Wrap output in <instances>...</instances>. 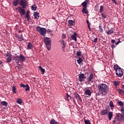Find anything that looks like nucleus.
Wrapping results in <instances>:
<instances>
[{
    "instance_id": "26",
    "label": "nucleus",
    "mask_w": 124,
    "mask_h": 124,
    "mask_svg": "<svg viewBox=\"0 0 124 124\" xmlns=\"http://www.w3.org/2000/svg\"><path fill=\"white\" fill-rule=\"evenodd\" d=\"M117 91H118L119 94H124V91L122 89H117Z\"/></svg>"
},
{
    "instance_id": "33",
    "label": "nucleus",
    "mask_w": 124,
    "mask_h": 124,
    "mask_svg": "<svg viewBox=\"0 0 124 124\" xmlns=\"http://www.w3.org/2000/svg\"><path fill=\"white\" fill-rule=\"evenodd\" d=\"M69 99H71V97L68 94V93H66V96L65 97V100L69 101Z\"/></svg>"
},
{
    "instance_id": "49",
    "label": "nucleus",
    "mask_w": 124,
    "mask_h": 124,
    "mask_svg": "<svg viewBox=\"0 0 124 124\" xmlns=\"http://www.w3.org/2000/svg\"><path fill=\"white\" fill-rule=\"evenodd\" d=\"M5 55H6V57H9V56H10V53L8 52V51H7L6 53H5Z\"/></svg>"
},
{
    "instance_id": "19",
    "label": "nucleus",
    "mask_w": 124,
    "mask_h": 124,
    "mask_svg": "<svg viewBox=\"0 0 124 124\" xmlns=\"http://www.w3.org/2000/svg\"><path fill=\"white\" fill-rule=\"evenodd\" d=\"M19 60L22 62H26V57L22 54H20L19 56Z\"/></svg>"
},
{
    "instance_id": "40",
    "label": "nucleus",
    "mask_w": 124,
    "mask_h": 124,
    "mask_svg": "<svg viewBox=\"0 0 124 124\" xmlns=\"http://www.w3.org/2000/svg\"><path fill=\"white\" fill-rule=\"evenodd\" d=\"M84 123L85 124H92L91 123V122L89 120H87L86 119H84Z\"/></svg>"
},
{
    "instance_id": "39",
    "label": "nucleus",
    "mask_w": 124,
    "mask_h": 124,
    "mask_svg": "<svg viewBox=\"0 0 124 124\" xmlns=\"http://www.w3.org/2000/svg\"><path fill=\"white\" fill-rule=\"evenodd\" d=\"M25 18V19H27L28 21L31 20V16H30V15H26Z\"/></svg>"
},
{
    "instance_id": "13",
    "label": "nucleus",
    "mask_w": 124,
    "mask_h": 124,
    "mask_svg": "<svg viewBox=\"0 0 124 124\" xmlns=\"http://www.w3.org/2000/svg\"><path fill=\"white\" fill-rule=\"evenodd\" d=\"M71 38L74 40V41H77V33L75 32L74 34H72L71 36Z\"/></svg>"
},
{
    "instance_id": "43",
    "label": "nucleus",
    "mask_w": 124,
    "mask_h": 124,
    "mask_svg": "<svg viewBox=\"0 0 124 124\" xmlns=\"http://www.w3.org/2000/svg\"><path fill=\"white\" fill-rule=\"evenodd\" d=\"M99 30H100V32H103L104 31H103V29L102 28V27L101 26V25H99Z\"/></svg>"
},
{
    "instance_id": "4",
    "label": "nucleus",
    "mask_w": 124,
    "mask_h": 124,
    "mask_svg": "<svg viewBox=\"0 0 124 124\" xmlns=\"http://www.w3.org/2000/svg\"><path fill=\"white\" fill-rule=\"evenodd\" d=\"M44 42L46 46L47 50H48V51H50V50H51V38L48 37H44Z\"/></svg>"
},
{
    "instance_id": "18",
    "label": "nucleus",
    "mask_w": 124,
    "mask_h": 124,
    "mask_svg": "<svg viewBox=\"0 0 124 124\" xmlns=\"http://www.w3.org/2000/svg\"><path fill=\"white\" fill-rule=\"evenodd\" d=\"M6 60H7V61H6V62H7V63H8L9 62H11L12 61V55H10L9 56H8Z\"/></svg>"
},
{
    "instance_id": "55",
    "label": "nucleus",
    "mask_w": 124,
    "mask_h": 124,
    "mask_svg": "<svg viewBox=\"0 0 124 124\" xmlns=\"http://www.w3.org/2000/svg\"><path fill=\"white\" fill-rule=\"evenodd\" d=\"M94 42L95 43H96L97 42V38H95L94 39Z\"/></svg>"
},
{
    "instance_id": "44",
    "label": "nucleus",
    "mask_w": 124,
    "mask_h": 124,
    "mask_svg": "<svg viewBox=\"0 0 124 124\" xmlns=\"http://www.w3.org/2000/svg\"><path fill=\"white\" fill-rule=\"evenodd\" d=\"M62 46L63 47H65V46H66V43H65V42L64 41V40H62Z\"/></svg>"
},
{
    "instance_id": "31",
    "label": "nucleus",
    "mask_w": 124,
    "mask_h": 124,
    "mask_svg": "<svg viewBox=\"0 0 124 124\" xmlns=\"http://www.w3.org/2000/svg\"><path fill=\"white\" fill-rule=\"evenodd\" d=\"M12 92L13 93H16V91H17V88H16V86H13L12 87Z\"/></svg>"
},
{
    "instance_id": "48",
    "label": "nucleus",
    "mask_w": 124,
    "mask_h": 124,
    "mask_svg": "<svg viewBox=\"0 0 124 124\" xmlns=\"http://www.w3.org/2000/svg\"><path fill=\"white\" fill-rule=\"evenodd\" d=\"M121 112H122V113L123 115H124V107H122V108H121Z\"/></svg>"
},
{
    "instance_id": "32",
    "label": "nucleus",
    "mask_w": 124,
    "mask_h": 124,
    "mask_svg": "<svg viewBox=\"0 0 124 124\" xmlns=\"http://www.w3.org/2000/svg\"><path fill=\"white\" fill-rule=\"evenodd\" d=\"M31 10H33L34 11H35L36 9H37V6H36V5H32L31 6Z\"/></svg>"
},
{
    "instance_id": "30",
    "label": "nucleus",
    "mask_w": 124,
    "mask_h": 124,
    "mask_svg": "<svg viewBox=\"0 0 124 124\" xmlns=\"http://www.w3.org/2000/svg\"><path fill=\"white\" fill-rule=\"evenodd\" d=\"M77 62L78 64H81V63H82V62H83V59L79 57L78 59L77 60Z\"/></svg>"
},
{
    "instance_id": "8",
    "label": "nucleus",
    "mask_w": 124,
    "mask_h": 124,
    "mask_svg": "<svg viewBox=\"0 0 124 124\" xmlns=\"http://www.w3.org/2000/svg\"><path fill=\"white\" fill-rule=\"evenodd\" d=\"M109 110H110V107L109 106H107L105 108V109H103L101 111V115L102 116H105V115H107Z\"/></svg>"
},
{
    "instance_id": "63",
    "label": "nucleus",
    "mask_w": 124,
    "mask_h": 124,
    "mask_svg": "<svg viewBox=\"0 0 124 124\" xmlns=\"http://www.w3.org/2000/svg\"><path fill=\"white\" fill-rule=\"evenodd\" d=\"M21 31H19L18 32H21Z\"/></svg>"
},
{
    "instance_id": "22",
    "label": "nucleus",
    "mask_w": 124,
    "mask_h": 124,
    "mask_svg": "<svg viewBox=\"0 0 124 124\" xmlns=\"http://www.w3.org/2000/svg\"><path fill=\"white\" fill-rule=\"evenodd\" d=\"M113 68L114 69V70H115V71H117L118 70H119V69H120L121 68L119 66V65L118 64H115L114 65Z\"/></svg>"
},
{
    "instance_id": "25",
    "label": "nucleus",
    "mask_w": 124,
    "mask_h": 124,
    "mask_svg": "<svg viewBox=\"0 0 124 124\" xmlns=\"http://www.w3.org/2000/svg\"><path fill=\"white\" fill-rule=\"evenodd\" d=\"M107 33L108 35H110V34H112V33H114V31L112 30V28L109 30L108 31Z\"/></svg>"
},
{
    "instance_id": "3",
    "label": "nucleus",
    "mask_w": 124,
    "mask_h": 124,
    "mask_svg": "<svg viewBox=\"0 0 124 124\" xmlns=\"http://www.w3.org/2000/svg\"><path fill=\"white\" fill-rule=\"evenodd\" d=\"M89 2H90V0H85L81 3V6L83 7L81 12L83 14H88V13H89V11L88 10V9H87V7H88V3H89Z\"/></svg>"
},
{
    "instance_id": "50",
    "label": "nucleus",
    "mask_w": 124,
    "mask_h": 124,
    "mask_svg": "<svg viewBox=\"0 0 124 124\" xmlns=\"http://www.w3.org/2000/svg\"><path fill=\"white\" fill-rule=\"evenodd\" d=\"M16 67H17V69H18V70L19 71H21V70H22V68L21 67V66H16Z\"/></svg>"
},
{
    "instance_id": "38",
    "label": "nucleus",
    "mask_w": 124,
    "mask_h": 124,
    "mask_svg": "<svg viewBox=\"0 0 124 124\" xmlns=\"http://www.w3.org/2000/svg\"><path fill=\"white\" fill-rule=\"evenodd\" d=\"M27 47L28 49H31L32 48V45L31 43H28V44L27 45Z\"/></svg>"
},
{
    "instance_id": "15",
    "label": "nucleus",
    "mask_w": 124,
    "mask_h": 124,
    "mask_svg": "<svg viewBox=\"0 0 124 124\" xmlns=\"http://www.w3.org/2000/svg\"><path fill=\"white\" fill-rule=\"evenodd\" d=\"M12 4L13 6H17L18 4H20V1H19V0H14Z\"/></svg>"
},
{
    "instance_id": "36",
    "label": "nucleus",
    "mask_w": 124,
    "mask_h": 124,
    "mask_svg": "<svg viewBox=\"0 0 124 124\" xmlns=\"http://www.w3.org/2000/svg\"><path fill=\"white\" fill-rule=\"evenodd\" d=\"M117 103L121 107H123V106H124V102H123L122 101H119Z\"/></svg>"
},
{
    "instance_id": "56",
    "label": "nucleus",
    "mask_w": 124,
    "mask_h": 124,
    "mask_svg": "<svg viewBox=\"0 0 124 124\" xmlns=\"http://www.w3.org/2000/svg\"><path fill=\"white\" fill-rule=\"evenodd\" d=\"M65 46H62V50L63 52H65Z\"/></svg>"
},
{
    "instance_id": "41",
    "label": "nucleus",
    "mask_w": 124,
    "mask_h": 124,
    "mask_svg": "<svg viewBox=\"0 0 124 124\" xmlns=\"http://www.w3.org/2000/svg\"><path fill=\"white\" fill-rule=\"evenodd\" d=\"M113 84H114V86H118V85H119V84H120V81H114L113 82Z\"/></svg>"
},
{
    "instance_id": "16",
    "label": "nucleus",
    "mask_w": 124,
    "mask_h": 124,
    "mask_svg": "<svg viewBox=\"0 0 124 124\" xmlns=\"http://www.w3.org/2000/svg\"><path fill=\"white\" fill-rule=\"evenodd\" d=\"M16 37L18 39L19 41H24V37H23V34H21V35H17Z\"/></svg>"
},
{
    "instance_id": "12",
    "label": "nucleus",
    "mask_w": 124,
    "mask_h": 124,
    "mask_svg": "<svg viewBox=\"0 0 124 124\" xmlns=\"http://www.w3.org/2000/svg\"><path fill=\"white\" fill-rule=\"evenodd\" d=\"M84 94H85V95H88V96H91L92 95V92L91 91V90L89 89H86L84 92Z\"/></svg>"
},
{
    "instance_id": "11",
    "label": "nucleus",
    "mask_w": 124,
    "mask_h": 124,
    "mask_svg": "<svg viewBox=\"0 0 124 124\" xmlns=\"http://www.w3.org/2000/svg\"><path fill=\"white\" fill-rule=\"evenodd\" d=\"M20 87H21V88H26L25 92H28V91H30V86L28 84L25 85L23 83H21L20 84Z\"/></svg>"
},
{
    "instance_id": "59",
    "label": "nucleus",
    "mask_w": 124,
    "mask_h": 124,
    "mask_svg": "<svg viewBox=\"0 0 124 124\" xmlns=\"http://www.w3.org/2000/svg\"><path fill=\"white\" fill-rule=\"evenodd\" d=\"M73 102L74 103V104H76V101L75 99H73Z\"/></svg>"
},
{
    "instance_id": "37",
    "label": "nucleus",
    "mask_w": 124,
    "mask_h": 124,
    "mask_svg": "<svg viewBox=\"0 0 124 124\" xmlns=\"http://www.w3.org/2000/svg\"><path fill=\"white\" fill-rule=\"evenodd\" d=\"M109 107L111 108V109H113L114 108V104L113 103V101H110L109 102Z\"/></svg>"
},
{
    "instance_id": "20",
    "label": "nucleus",
    "mask_w": 124,
    "mask_h": 124,
    "mask_svg": "<svg viewBox=\"0 0 124 124\" xmlns=\"http://www.w3.org/2000/svg\"><path fill=\"white\" fill-rule=\"evenodd\" d=\"M38 68L40 70H41L42 75H44V74L45 73V69L42 68L41 66H39Z\"/></svg>"
},
{
    "instance_id": "17",
    "label": "nucleus",
    "mask_w": 124,
    "mask_h": 124,
    "mask_svg": "<svg viewBox=\"0 0 124 124\" xmlns=\"http://www.w3.org/2000/svg\"><path fill=\"white\" fill-rule=\"evenodd\" d=\"M33 16L34 17V19H39V13L34 12L33 13Z\"/></svg>"
},
{
    "instance_id": "10",
    "label": "nucleus",
    "mask_w": 124,
    "mask_h": 124,
    "mask_svg": "<svg viewBox=\"0 0 124 124\" xmlns=\"http://www.w3.org/2000/svg\"><path fill=\"white\" fill-rule=\"evenodd\" d=\"M116 74L117 76H119V77H122V76L124 75V72L122 71V68L116 71Z\"/></svg>"
},
{
    "instance_id": "21",
    "label": "nucleus",
    "mask_w": 124,
    "mask_h": 124,
    "mask_svg": "<svg viewBox=\"0 0 124 124\" xmlns=\"http://www.w3.org/2000/svg\"><path fill=\"white\" fill-rule=\"evenodd\" d=\"M69 27H72L74 26V21L72 20H69L68 21Z\"/></svg>"
},
{
    "instance_id": "57",
    "label": "nucleus",
    "mask_w": 124,
    "mask_h": 124,
    "mask_svg": "<svg viewBox=\"0 0 124 124\" xmlns=\"http://www.w3.org/2000/svg\"><path fill=\"white\" fill-rule=\"evenodd\" d=\"M111 1H113V2H114L115 4H117V2L116 1V0H111Z\"/></svg>"
},
{
    "instance_id": "60",
    "label": "nucleus",
    "mask_w": 124,
    "mask_h": 124,
    "mask_svg": "<svg viewBox=\"0 0 124 124\" xmlns=\"http://www.w3.org/2000/svg\"><path fill=\"white\" fill-rule=\"evenodd\" d=\"M112 123V124H116V121L115 120H113Z\"/></svg>"
},
{
    "instance_id": "23",
    "label": "nucleus",
    "mask_w": 124,
    "mask_h": 124,
    "mask_svg": "<svg viewBox=\"0 0 124 124\" xmlns=\"http://www.w3.org/2000/svg\"><path fill=\"white\" fill-rule=\"evenodd\" d=\"M108 120L111 121L112 120V117H113V112H109L108 114Z\"/></svg>"
},
{
    "instance_id": "46",
    "label": "nucleus",
    "mask_w": 124,
    "mask_h": 124,
    "mask_svg": "<svg viewBox=\"0 0 124 124\" xmlns=\"http://www.w3.org/2000/svg\"><path fill=\"white\" fill-rule=\"evenodd\" d=\"M62 39H65V38H66V35H65V34L63 33L62 34Z\"/></svg>"
},
{
    "instance_id": "24",
    "label": "nucleus",
    "mask_w": 124,
    "mask_h": 124,
    "mask_svg": "<svg viewBox=\"0 0 124 124\" xmlns=\"http://www.w3.org/2000/svg\"><path fill=\"white\" fill-rule=\"evenodd\" d=\"M86 23L87 24L88 28L90 31H92V29H91V23H90V22L89 21L88 19L86 20Z\"/></svg>"
},
{
    "instance_id": "58",
    "label": "nucleus",
    "mask_w": 124,
    "mask_h": 124,
    "mask_svg": "<svg viewBox=\"0 0 124 124\" xmlns=\"http://www.w3.org/2000/svg\"><path fill=\"white\" fill-rule=\"evenodd\" d=\"M15 56L14 58H18V57H19V55H17V54H15Z\"/></svg>"
},
{
    "instance_id": "29",
    "label": "nucleus",
    "mask_w": 124,
    "mask_h": 124,
    "mask_svg": "<svg viewBox=\"0 0 124 124\" xmlns=\"http://www.w3.org/2000/svg\"><path fill=\"white\" fill-rule=\"evenodd\" d=\"M16 103H17V104H22V103H23V100H22L21 98H19L16 100Z\"/></svg>"
},
{
    "instance_id": "42",
    "label": "nucleus",
    "mask_w": 124,
    "mask_h": 124,
    "mask_svg": "<svg viewBox=\"0 0 124 124\" xmlns=\"http://www.w3.org/2000/svg\"><path fill=\"white\" fill-rule=\"evenodd\" d=\"M101 16L103 19H106V15L103 14V13H102Z\"/></svg>"
},
{
    "instance_id": "34",
    "label": "nucleus",
    "mask_w": 124,
    "mask_h": 124,
    "mask_svg": "<svg viewBox=\"0 0 124 124\" xmlns=\"http://www.w3.org/2000/svg\"><path fill=\"white\" fill-rule=\"evenodd\" d=\"M103 10H104V7L103 5L100 6L99 12H100V13H103Z\"/></svg>"
},
{
    "instance_id": "45",
    "label": "nucleus",
    "mask_w": 124,
    "mask_h": 124,
    "mask_svg": "<svg viewBox=\"0 0 124 124\" xmlns=\"http://www.w3.org/2000/svg\"><path fill=\"white\" fill-rule=\"evenodd\" d=\"M120 40H121V38H118V41H117V42L115 43V45H118L119 44L122 43V41H120Z\"/></svg>"
},
{
    "instance_id": "53",
    "label": "nucleus",
    "mask_w": 124,
    "mask_h": 124,
    "mask_svg": "<svg viewBox=\"0 0 124 124\" xmlns=\"http://www.w3.org/2000/svg\"><path fill=\"white\" fill-rule=\"evenodd\" d=\"M111 47L112 48V49H114V48H116V46H115V45L113 44V45H111Z\"/></svg>"
},
{
    "instance_id": "61",
    "label": "nucleus",
    "mask_w": 124,
    "mask_h": 124,
    "mask_svg": "<svg viewBox=\"0 0 124 124\" xmlns=\"http://www.w3.org/2000/svg\"><path fill=\"white\" fill-rule=\"evenodd\" d=\"M1 64H2V62L0 61V65H1Z\"/></svg>"
},
{
    "instance_id": "54",
    "label": "nucleus",
    "mask_w": 124,
    "mask_h": 124,
    "mask_svg": "<svg viewBox=\"0 0 124 124\" xmlns=\"http://www.w3.org/2000/svg\"><path fill=\"white\" fill-rule=\"evenodd\" d=\"M99 95H100V93L99 92L96 93V96H99Z\"/></svg>"
},
{
    "instance_id": "5",
    "label": "nucleus",
    "mask_w": 124,
    "mask_h": 124,
    "mask_svg": "<svg viewBox=\"0 0 124 124\" xmlns=\"http://www.w3.org/2000/svg\"><path fill=\"white\" fill-rule=\"evenodd\" d=\"M36 30L38 32H39V33L43 36H45V35H46V31H47L46 29L40 27V26H38L36 27Z\"/></svg>"
},
{
    "instance_id": "9",
    "label": "nucleus",
    "mask_w": 124,
    "mask_h": 124,
    "mask_svg": "<svg viewBox=\"0 0 124 124\" xmlns=\"http://www.w3.org/2000/svg\"><path fill=\"white\" fill-rule=\"evenodd\" d=\"M85 78H86V77H85V74H80L79 75L78 81L79 82H83V81H85Z\"/></svg>"
},
{
    "instance_id": "35",
    "label": "nucleus",
    "mask_w": 124,
    "mask_h": 124,
    "mask_svg": "<svg viewBox=\"0 0 124 124\" xmlns=\"http://www.w3.org/2000/svg\"><path fill=\"white\" fill-rule=\"evenodd\" d=\"M99 8V3L96 4L95 6L94 10L95 11H98Z\"/></svg>"
},
{
    "instance_id": "62",
    "label": "nucleus",
    "mask_w": 124,
    "mask_h": 124,
    "mask_svg": "<svg viewBox=\"0 0 124 124\" xmlns=\"http://www.w3.org/2000/svg\"><path fill=\"white\" fill-rule=\"evenodd\" d=\"M26 15H30V13L29 12V11L27 12Z\"/></svg>"
},
{
    "instance_id": "1",
    "label": "nucleus",
    "mask_w": 124,
    "mask_h": 124,
    "mask_svg": "<svg viewBox=\"0 0 124 124\" xmlns=\"http://www.w3.org/2000/svg\"><path fill=\"white\" fill-rule=\"evenodd\" d=\"M98 92L103 96H105L109 92V87L106 84L101 83L97 86Z\"/></svg>"
},
{
    "instance_id": "7",
    "label": "nucleus",
    "mask_w": 124,
    "mask_h": 124,
    "mask_svg": "<svg viewBox=\"0 0 124 124\" xmlns=\"http://www.w3.org/2000/svg\"><path fill=\"white\" fill-rule=\"evenodd\" d=\"M74 98H76V99H77L78 103H82V102H83V101H82V98H81V97H80V95H79V94L76 93H74Z\"/></svg>"
},
{
    "instance_id": "27",
    "label": "nucleus",
    "mask_w": 124,
    "mask_h": 124,
    "mask_svg": "<svg viewBox=\"0 0 124 124\" xmlns=\"http://www.w3.org/2000/svg\"><path fill=\"white\" fill-rule=\"evenodd\" d=\"M0 104L3 105V106H5V107H7V105L8 104V103H7V102H6L5 101H3L2 102H0Z\"/></svg>"
},
{
    "instance_id": "28",
    "label": "nucleus",
    "mask_w": 124,
    "mask_h": 124,
    "mask_svg": "<svg viewBox=\"0 0 124 124\" xmlns=\"http://www.w3.org/2000/svg\"><path fill=\"white\" fill-rule=\"evenodd\" d=\"M14 59H15V60L16 61V63H19V62H20V57L19 56H18V57H16V58L14 57Z\"/></svg>"
},
{
    "instance_id": "47",
    "label": "nucleus",
    "mask_w": 124,
    "mask_h": 124,
    "mask_svg": "<svg viewBox=\"0 0 124 124\" xmlns=\"http://www.w3.org/2000/svg\"><path fill=\"white\" fill-rule=\"evenodd\" d=\"M81 55H82V52H81V51H78L77 53V56H78V57L81 56Z\"/></svg>"
},
{
    "instance_id": "51",
    "label": "nucleus",
    "mask_w": 124,
    "mask_h": 124,
    "mask_svg": "<svg viewBox=\"0 0 124 124\" xmlns=\"http://www.w3.org/2000/svg\"><path fill=\"white\" fill-rule=\"evenodd\" d=\"M111 42V43H112V44H114V43H116V40H115L114 39H112Z\"/></svg>"
},
{
    "instance_id": "64",
    "label": "nucleus",
    "mask_w": 124,
    "mask_h": 124,
    "mask_svg": "<svg viewBox=\"0 0 124 124\" xmlns=\"http://www.w3.org/2000/svg\"><path fill=\"white\" fill-rule=\"evenodd\" d=\"M118 124H120V123H118Z\"/></svg>"
},
{
    "instance_id": "52",
    "label": "nucleus",
    "mask_w": 124,
    "mask_h": 124,
    "mask_svg": "<svg viewBox=\"0 0 124 124\" xmlns=\"http://www.w3.org/2000/svg\"><path fill=\"white\" fill-rule=\"evenodd\" d=\"M47 32H48V33H51V32H53V31H51V30H50V29H48V30H47Z\"/></svg>"
},
{
    "instance_id": "6",
    "label": "nucleus",
    "mask_w": 124,
    "mask_h": 124,
    "mask_svg": "<svg viewBox=\"0 0 124 124\" xmlns=\"http://www.w3.org/2000/svg\"><path fill=\"white\" fill-rule=\"evenodd\" d=\"M114 119L117 120V121H119V122H120V123H123L124 120V115L121 114L120 113H119L117 115V116H115Z\"/></svg>"
},
{
    "instance_id": "2",
    "label": "nucleus",
    "mask_w": 124,
    "mask_h": 124,
    "mask_svg": "<svg viewBox=\"0 0 124 124\" xmlns=\"http://www.w3.org/2000/svg\"><path fill=\"white\" fill-rule=\"evenodd\" d=\"M28 4V2L26 1V0H20L19 1V5L20 6H18L16 9H18L19 13L20 14L21 17H22L24 15L25 13H26V10L25 8L27 7V5Z\"/></svg>"
},
{
    "instance_id": "14",
    "label": "nucleus",
    "mask_w": 124,
    "mask_h": 124,
    "mask_svg": "<svg viewBox=\"0 0 124 124\" xmlns=\"http://www.w3.org/2000/svg\"><path fill=\"white\" fill-rule=\"evenodd\" d=\"M92 80H93V74L91 73L87 78V81L89 83L92 82Z\"/></svg>"
}]
</instances>
